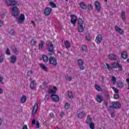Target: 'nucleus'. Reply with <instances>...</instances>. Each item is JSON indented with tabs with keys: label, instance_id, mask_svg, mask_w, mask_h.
Segmentation results:
<instances>
[{
	"label": "nucleus",
	"instance_id": "1",
	"mask_svg": "<svg viewBox=\"0 0 129 129\" xmlns=\"http://www.w3.org/2000/svg\"><path fill=\"white\" fill-rule=\"evenodd\" d=\"M6 3L7 6L12 7L10 8L12 11V16L17 17L20 15V8L17 6H19L18 1L15 0H6Z\"/></svg>",
	"mask_w": 129,
	"mask_h": 129
},
{
	"label": "nucleus",
	"instance_id": "2",
	"mask_svg": "<svg viewBox=\"0 0 129 129\" xmlns=\"http://www.w3.org/2000/svg\"><path fill=\"white\" fill-rule=\"evenodd\" d=\"M106 66H107V69H108V71H112L113 69H116L117 68H118V71L119 72L122 71V66L119 64L118 62H113L110 64L106 63Z\"/></svg>",
	"mask_w": 129,
	"mask_h": 129
},
{
	"label": "nucleus",
	"instance_id": "3",
	"mask_svg": "<svg viewBox=\"0 0 129 129\" xmlns=\"http://www.w3.org/2000/svg\"><path fill=\"white\" fill-rule=\"evenodd\" d=\"M83 24L84 22L82 20V19L79 18L78 19V25L79 26L78 30L80 33H82L84 31V27H83Z\"/></svg>",
	"mask_w": 129,
	"mask_h": 129
},
{
	"label": "nucleus",
	"instance_id": "4",
	"mask_svg": "<svg viewBox=\"0 0 129 129\" xmlns=\"http://www.w3.org/2000/svg\"><path fill=\"white\" fill-rule=\"evenodd\" d=\"M121 107V104L119 102L114 101L111 103V106H109L108 110H110L111 108H115V109H118Z\"/></svg>",
	"mask_w": 129,
	"mask_h": 129
},
{
	"label": "nucleus",
	"instance_id": "5",
	"mask_svg": "<svg viewBox=\"0 0 129 129\" xmlns=\"http://www.w3.org/2000/svg\"><path fill=\"white\" fill-rule=\"evenodd\" d=\"M17 24H23L25 20H26V17L25 16V14H21L19 17L17 18Z\"/></svg>",
	"mask_w": 129,
	"mask_h": 129
},
{
	"label": "nucleus",
	"instance_id": "6",
	"mask_svg": "<svg viewBox=\"0 0 129 129\" xmlns=\"http://www.w3.org/2000/svg\"><path fill=\"white\" fill-rule=\"evenodd\" d=\"M76 22H77V16L75 15H71V23L74 25V26H76Z\"/></svg>",
	"mask_w": 129,
	"mask_h": 129
},
{
	"label": "nucleus",
	"instance_id": "7",
	"mask_svg": "<svg viewBox=\"0 0 129 129\" xmlns=\"http://www.w3.org/2000/svg\"><path fill=\"white\" fill-rule=\"evenodd\" d=\"M94 6L98 13H100V10H101V6L100 3H99V2L98 1H95L94 2Z\"/></svg>",
	"mask_w": 129,
	"mask_h": 129
},
{
	"label": "nucleus",
	"instance_id": "8",
	"mask_svg": "<svg viewBox=\"0 0 129 129\" xmlns=\"http://www.w3.org/2000/svg\"><path fill=\"white\" fill-rule=\"evenodd\" d=\"M108 58L109 60L111 61H116L117 60V55L113 53H110L108 55Z\"/></svg>",
	"mask_w": 129,
	"mask_h": 129
},
{
	"label": "nucleus",
	"instance_id": "9",
	"mask_svg": "<svg viewBox=\"0 0 129 129\" xmlns=\"http://www.w3.org/2000/svg\"><path fill=\"white\" fill-rule=\"evenodd\" d=\"M77 62H78V64L80 67V70H84V69H85V68L84 67V66H83L84 64V61H83V60L81 59H78Z\"/></svg>",
	"mask_w": 129,
	"mask_h": 129
},
{
	"label": "nucleus",
	"instance_id": "10",
	"mask_svg": "<svg viewBox=\"0 0 129 129\" xmlns=\"http://www.w3.org/2000/svg\"><path fill=\"white\" fill-rule=\"evenodd\" d=\"M39 109V105H38L37 103H35L33 107L32 111V115L34 116L36 113H37V111H38V109Z\"/></svg>",
	"mask_w": 129,
	"mask_h": 129
},
{
	"label": "nucleus",
	"instance_id": "11",
	"mask_svg": "<svg viewBox=\"0 0 129 129\" xmlns=\"http://www.w3.org/2000/svg\"><path fill=\"white\" fill-rule=\"evenodd\" d=\"M49 64L53 65V66H57V60L56 58L53 57H50L49 58Z\"/></svg>",
	"mask_w": 129,
	"mask_h": 129
},
{
	"label": "nucleus",
	"instance_id": "12",
	"mask_svg": "<svg viewBox=\"0 0 129 129\" xmlns=\"http://www.w3.org/2000/svg\"><path fill=\"white\" fill-rule=\"evenodd\" d=\"M50 98H51V99H52L53 101L54 102H58V101L60 100V98H59V96L55 94H51L50 95Z\"/></svg>",
	"mask_w": 129,
	"mask_h": 129
},
{
	"label": "nucleus",
	"instance_id": "13",
	"mask_svg": "<svg viewBox=\"0 0 129 129\" xmlns=\"http://www.w3.org/2000/svg\"><path fill=\"white\" fill-rule=\"evenodd\" d=\"M102 41V35L101 34H98L95 39L96 44H100Z\"/></svg>",
	"mask_w": 129,
	"mask_h": 129
},
{
	"label": "nucleus",
	"instance_id": "14",
	"mask_svg": "<svg viewBox=\"0 0 129 129\" xmlns=\"http://www.w3.org/2000/svg\"><path fill=\"white\" fill-rule=\"evenodd\" d=\"M96 100L98 103H101L103 101V97L102 95L98 94L96 97Z\"/></svg>",
	"mask_w": 129,
	"mask_h": 129
},
{
	"label": "nucleus",
	"instance_id": "15",
	"mask_svg": "<svg viewBox=\"0 0 129 129\" xmlns=\"http://www.w3.org/2000/svg\"><path fill=\"white\" fill-rule=\"evenodd\" d=\"M52 12V9L50 7H46L44 9V14L45 16H49Z\"/></svg>",
	"mask_w": 129,
	"mask_h": 129
},
{
	"label": "nucleus",
	"instance_id": "16",
	"mask_svg": "<svg viewBox=\"0 0 129 129\" xmlns=\"http://www.w3.org/2000/svg\"><path fill=\"white\" fill-rule=\"evenodd\" d=\"M47 46L48 49V52H52L54 51V45L52 44V42H49L48 44H47Z\"/></svg>",
	"mask_w": 129,
	"mask_h": 129
},
{
	"label": "nucleus",
	"instance_id": "17",
	"mask_svg": "<svg viewBox=\"0 0 129 129\" xmlns=\"http://www.w3.org/2000/svg\"><path fill=\"white\" fill-rule=\"evenodd\" d=\"M115 30L116 32H117L120 35H123L124 34V31L123 30H121V28H119L117 26H115Z\"/></svg>",
	"mask_w": 129,
	"mask_h": 129
},
{
	"label": "nucleus",
	"instance_id": "18",
	"mask_svg": "<svg viewBox=\"0 0 129 129\" xmlns=\"http://www.w3.org/2000/svg\"><path fill=\"white\" fill-rule=\"evenodd\" d=\"M36 85H37V84L36 83V80L31 81L30 85L31 89L34 90V89H35V87H36Z\"/></svg>",
	"mask_w": 129,
	"mask_h": 129
},
{
	"label": "nucleus",
	"instance_id": "19",
	"mask_svg": "<svg viewBox=\"0 0 129 129\" xmlns=\"http://www.w3.org/2000/svg\"><path fill=\"white\" fill-rule=\"evenodd\" d=\"M56 91H57V87H56V86H54L53 89H48V93L50 94H54L56 93Z\"/></svg>",
	"mask_w": 129,
	"mask_h": 129
},
{
	"label": "nucleus",
	"instance_id": "20",
	"mask_svg": "<svg viewBox=\"0 0 129 129\" xmlns=\"http://www.w3.org/2000/svg\"><path fill=\"white\" fill-rule=\"evenodd\" d=\"M121 58H122V59H127L128 57V55L127 54V53L126 52V51H122L121 53Z\"/></svg>",
	"mask_w": 129,
	"mask_h": 129
},
{
	"label": "nucleus",
	"instance_id": "21",
	"mask_svg": "<svg viewBox=\"0 0 129 129\" xmlns=\"http://www.w3.org/2000/svg\"><path fill=\"white\" fill-rule=\"evenodd\" d=\"M17 61V57L16 56L12 55L10 57V63L12 64H15Z\"/></svg>",
	"mask_w": 129,
	"mask_h": 129
},
{
	"label": "nucleus",
	"instance_id": "22",
	"mask_svg": "<svg viewBox=\"0 0 129 129\" xmlns=\"http://www.w3.org/2000/svg\"><path fill=\"white\" fill-rule=\"evenodd\" d=\"M116 85L118 88H122V87H123L124 86L123 85V83L121 81H118L117 82H116Z\"/></svg>",
	"mask_w": 129,
	"mask_h": 129
},
{
	"label": "nucleus",
	"instance_id": "23",
	"mask_svg": "<svg viewBox=\"0 0 129 129\" xmlns=\"http://www.w3.org/2000/svg\"><path fill=\"white\" fill-rule=\"evenodd\" d=\"M86 122L87 124H89L92 123V118H91L90 115H88L87 119L86 120Z\"/></svg>",
	"mask_w": 129,
	"mask_h": 129
},
{
	"label": "nucleus",
	"instance_id": "24",
	"mask_svg": "<svg viewBox=\"0 0 129 129\" xmlns=\"http://www.w3.org/2000/svg\"><path fill=\"white\" fill-rule=\"evenodd\" d=\"M80 7L82 10H86V9H87V6L83 2H81L80 3Z\"/></svg>",
	"mask_w": 129,
	"mask_h": 129
},
{
	"label": "nucleus",
	"instance_id": "25",
	"mask_svg": "<svg viewBox=\"0 0 129 129\" xmlns=\"http://www.w3.org/2000/svg\"><path fill=\"white\" fill-rule=\"evenodd\" d=\"M85 114H86V113L84 112H81L78 114V118H83L84 117Z\"/></svg>",
	"mask_w": 129,
	"mask_h": 129
},
{
	"label": "nucleus",
	"instance_id": "26",
	"mask_svg": "<svg viewBox=\"0 0 129 129\" xmlns=\"http://www.w3.org/2000/svg\"><path fill=\"white\" fill-rule=\"evenodd\" d=\"M40 67H41V68L42 69V70H43L45 72H48V68H46L45 65L43 63H40Z\"/></svg>",
	"mask_w": 129,
	"mask_h": 129
},
{
	"label": "nucleus",
	"instance_id": "27",
	"mask_svg": "<svg viewBox=\"0 0 129 129\" xmlns=\"http://www.w3.org/2000/svg\"><path fill=\"white\" fill-rule=\"evenodd\" d=\"M20 101L21 103H25L26 101H27V96L26 95H23L20 99Z\"/></svg>",
	"mask_w": 129,
	"mask_h": 129
},
{
	"label": "nucleus",
	"instance_id": "28",
	"mask_svg": "<svg viewBox=\"0 0 129 129\" xmlns=\"http://www.w3.org/2000/svg\"><path fill=\"white\" fill-rule=\"evenodd\" d=\"M122 20L123 22L125 21V12L122 10L121 12Z\"/></svg>",
	"mask_w": 129,
	"mask_h": 129
},
{
	"label": "nucleus",
	"instance_id": "29",
	"mask_svg": "<svg viewBox=\"0 0 129 129\" xmlns=\"http://www.w3.org/2000/svg\"><path fill=\"white\" fill-rule=\"evenodd\" d=\"M42 59L45 63H47V62L49 61V58H48V56H47V55L45 54L42 55Z\"/></svg>",
	"mask_w": 129,
	"mask_h": 129
},
{
	"label": "nucleus",
	"instance_id": "30",
	"mask_svg": "<svg viewBox=\"0 0 129 129\" xmlns=\"http://www.w3.org/2000/svg\"><path fill=\"white\" fill-rule=\"evenodd\" d=\"M81 50H83V52H87V51H88L87 46H86V45H82Z\"/></svg>",
	"mask_w": 129,
	"mask_h": 129
},
{
	"label": "nucleus",
	"instance_id": "31",
	"mask_svg": "<svg viewBox=\"0 0 129 129\" xmlns=\"http://www.w3.org/2000/svg\"><path fill=\"white\" fill-rule=\"evenodd\" d=\"M111 82H112V84L113 85H115L116 84V78H115V77L112 76L111 77Z\"/></svg>",
	"mask_w": 129,
	"mask_h": 129
},
{
	"label": "nucleus",
	"instance_id": "32",
	"mask_svg": "<svg viewBox=\"0 0 129 129\" xmlns=\"http://www.w3.org/2000/svg\"><path fill=\"white\" fill-rule=\"evenodd\" d=\"M68 96L70 99H73V95L72 94V92L71 91H68Z\"/></svg>",
	"mask_w": 129,
	"mask_h": 129
},
{
	"label": "nucleus",
	"instance_id": "33",
	"mask_svg": "<svg viewBox=\"0 0 129 129\" xmlns=\"http://www.w3.org/2000/svg\"><path fill=\"white\" fill-rule=\"evenodd\" d=\"M44 42L43 41H41L40 43L38 45V48L39 50H41L44 48Z\"/></svg>",
	"mask_w": 129,
	"mask_h": 129
},
{
	"label": "nucleus",
	"instance_id": "34",
	"mask_svg": "<svg viewBox=\"0 0 129 129\" xmlns=\"http://www.w3.org/2000/svg\"><path fill=\"white\" fill-rule=\"evenodd\" d=\"M49 5L51 7V8H52V9L57 8V6H56V4L54 3V2H49Z\"/></svg>",
	"mask_w": 129,
	"mask_h": 129
},
{
	"label": "nucleus",
	"instance_id": "35",
	"mask_svg": "<svg viewBox=\"0 0 129 129\" xmlns=\"http://www.w3.org/2000/svg\"><path fill=\"white\" fill-rule=\"evenodd\" d=\"M64 45L66 46V48L67 49H69V48H70V42H69V41H68V40H66L65 43H64Z\"/></svg>",
	"mask_w": 129,
	"mask_h": 129
},
{
	"label": "nucleus",
	"instance_id": "36",
	"mask_svg": "<svg viewBox=\"0 0 129 129\" xmlns=\"http://www.w3.org/2000/svg\"><path fill=\"white\" fill-rule=\"evenodd\" d=\"M64 108L66 110H68L70 108V104L68 102L66 103L64 105Z\"/></svg>",
	"mask_w": 129,
	"mask_h": 129
},
{
	"label": "nucleus",
	"instance_id": "37",
	"mask_svg": "<svg viewBox=\"0 0 129 129\" xmlns=\"http://www.w3.org/2000/svg\"><path fill=\"white\" fill-rule=\"evenodd\" d=\"M95 88L98 91H102V89L101 87H100V86H98V85H95Z\"/></svg>",
	"mask_w": 129,
	"mask_h": 129
},
{
	"label": "nucleus",
	"instance_id": "38",
	"mask_svg": "<svg viewBox=\"0 0 129 129\" xmlns=\"http://www.w3.org/2000/svg\"><path fill=\"white\" fill-rule=\"evenodd\" d=\"M36 43H37V41L36 39H32L30 42L31 46H35V45H36Z\"/></svg>",
	"mask_w": 129,
	"mask_h": 129
},
{
	"label": "nucleus",
	"instance_id": "39",
	"mask_svg": "<svg viewBox=\"0 0 129 129\" xmlns=\"http://www.w3.org/2000/svg\"><path fill=\"white\" fill-rule=\"evenodd\" d=\"M89 124L90 128L91 129H94L95 127V124H94V122H92V123H90Z\"/></svg>",
	"mask_w": 129,
	"mask_h": 129
},
{
	"label": "nucleus",
	"instance_id": "40",
	"mask_svg": "<svg viewBox=\"0 0 129 129\" xmlns=\"http://www.w3.org/2000/svg\"><path fill=\"white\" fill-rule=\"evenodd\" d=\"M33 72L32 70H29L28 71L27 73V76H28V77H30V76L32 75V74H33Z\"/></svg>",
	"mask_w": 129,
	"mask_h": 129
},
{
	"label": "nucleus",
	"instance_id": "41",
	"mask_svg": "<svg viewBox=\"0 0 129 129\" xmlns=\"http://www.w3.org/2000/svg\"><path fill=\"white\" fill-rule=\"evenodd\" d=\"M88 11H92V10H93V6H92V5L89 4L88 5Z\"/></svg>",
	"mask_w": 129,
	"mask_h": 129
},
{
	"label": "nucleus",
	"instance_id": "42",
	"mask_svg": "<svg viewBox=\"0 0 129 129\" xmlns=\"http://www.w3.org/2000/svg\"><path fill=\"white\" fill-rule=\"evenodd\" d=\"M10 34L11 36H15V35H16V32H15V30H14V29H11L10 31Z\"/></svg>",
	"mask_w": 129,
	"mask_h": 129
},
{
	"label": "nucleus",
	"instance_id": "43",
	"mask_svg": "<svg viewBox=\"0 0 129 129\" xmlns=\"http://www.w3.org/2000/svg\"><path fill=\"white\" fill-rule=\"evenodd\" d=\"M49 98H50V95L49 94H45L44 100L48 101L49 100Z\"/></svg>",
	"mask_w": 129,
	"mask_h": 129
},
{
	"label": "nucleus",
	"instance_id": "44",
	"mask_svg": "<svg viewBox=\"0 0 129 129\" xmlns=\"http://www.w3.org/2000/svg\"><path fill=\"white\" fill-rule=\"evenodd\" d=\"M113 97L114 99H118L119 98V94L118 93L115 94L113 95Z\"/></svg>",
	"mask_w": 129,
	"mask_h": 129
},
{
	"label": "nucleus",
	"instance_id": "45",
	"mask_svg": "<svg viewBox=\"0 0 129 129\" xmlns=\"http://www.w3.org/2000/svg\"><path fill=\"white\" fill-rule=\"evenodd\" d=\"M13 52L16 55H18V49L16 48H14L12 49Z\"/></svg>",
	"mask_w": 129,
	"mask_h": 129
},
{
	"label": "nucleus",
	"instance_id": "46",
	"mask_svg": "<svg viewBox=\"0 0 129 129\" xmlns=\"http://www.w3.org/2000/svg\"><path fill=\"white\" fill-rule=\"evenodd\" d=\"M86 40L87 41H90V40H91V38L90 37V35H89V34H87L86 36Z\"/></svg>",
	"mask_w": 129,
	"mask_h": 129
},
{
	"label": "nucleus",
	"instance_id": "47",
	"mask_svg": "<svg viewBox=\"0 0 129 129\" xmlns=\"http://www.w3.org/2000/svg\"><path fill=\"white\" fill-rule=\"evenodd\" d=\"M112 89H113L114 92H115V93H118V89H117V88H116L114 87H112Z\"/></svg>",
	"mask_w": 129,
	"mask_h": 129
},
{
	"label": "nucleus",
	"instance_id": "48",
	"mask_svg": "<svg viewBox=\"0 0 129 129\" xmlns=\"http://www.w3.org/2000/svg\"><path fill=\"white\" fill-rule=\"evenodd\" d=\"M4 61V55H0V63H3Z\"/></svg>",
	"mask_w": 129,
	"mask_h": 129
},
{
	"label": "nucleus",
	"instance_id": "49",
	"mask_svg": "<svg viewBox=\"0 0 129 129\" xmlns=\"http://www.w3.org/2000/svg\"><path fill=\"white\" fill-rule=\"evenodd\" d=\"M6 53L7 55H11V51L9 48L7 49Z\"/></svg>",
	"mask_w": 129,
	"mask_h": 129
},
{
	"label": "nucleus",
	"instance_id": "50",
	"mask_svg": "<svg viewBox=\"0 0 129 129\" xmlns=\"http://www.w3.org/2000/svg\"><path fill=\"white\" fill-rule=\"evenodd\" d=\"M66 79L68 81H71V80H72V78L70 77H66Z\"/></svg>",
	"mask_w": 129,
	"mask_h": 129
},
{
	"label": "nucleus",
	"instance_id": "51",
	"mask_svg": "<svg viewBox=\"0 0 129 129\" xmlns=\"http://www.w3.org/2000/svg\"><path fill=\"white\" fill-rule=\"evenodd\" d=\"M36 127H37V128H40V122H39V121H37L36 122Z\"/></svg>",
	"mask_w": 129,
	"mask_h": 129
},
{
	"label": "nucleus",
	"instance_id": "52",
	"mask_svg": "<svg viewBox=\"0 0 129 129\" xmlns=\"http://www.w3.org/2000/svg\"><path fill=\"white\" fill-rule=\"evenodd\" d=\"M111 117L112 118H114V117H115V114H114V112H112L111 113Z\"/></svg>",
	"mask_w": 129,
	"mask_h": 129
},
{
	"label": "nucleus",
	"instance_id": "53",
	"mask_svg": "<svg viewBox=\"0 0 129 129\" xmlns=\"http://www.w3.org/2000/svg\"><path fill=\"white\" fill-rule=\"evenodd\" d=\"M54 53V50H53L52 51H49L48 55H49V56H52V55H53V54Z\"/></svg>",
	"mask_w": 129,
	"mask_h": 129
},
{
	"label": "nucleus",
	"instance_id": "54",
	"mask_svg": "<svg viewBox=\"0 0 129 129\" xmlns=\"http://www.w3.org/2000/svg\"><path fill=\"white\" fill-rule=\"evenodd\" d=\"M43 85H44V86L45 87H48V83H47L46 82L43 83Z\"/></svg>",
	"mask_w": 129,
	"mask_h": 129
},
{
	"label": "nucleus",
	"instance_id": "55",
	"mask_svg": "<svg viewBox=\"0 0 129 129\" xmlns=\"http://www.w3.org/2000/svg\"><path fill=\"white\" fill-rule=\"evenodd\" d=\"M32 124H36V119H33L31 122Z\"/></svg>",
	"mask_w": 129,
	"mask_h": 129
},
{
	"label": "nucleus",
	"instance_id": "56",
	"mask_svg": "<svg viewBox=\"0 0 129 129\" xmlns=\"http://www.w3.org/2000/svg\"><path fill=\"white\" fill-rule=\"evenodd\" d=\"M50 117H54V113L53 112H51L49 114Z\"/></svg>",
	"mask_w": 129,
	"mask_h": 129
},
{
	"label": "nucleus",
	"instance_id": "57",
	"mask_svg": "<svg viewBox=\"0 0 129 129\" xmlns=\"http://www.w3.org/2000/svg\"><path fill=\"white\" fill-rule=\"evenodd\" d=\"M22 129H28V126H27V125H24L23 126Z\"/></svg>",
	"mask_w": 129,
	"mask_h": 129
},
{
	"label": "nucleus",
	"instance_id": "58",
	"mask_svg": "<svg viewBox=\"0 0 129 129\" xmlns=\"http://www.w3.org/2000/svg\"><path fill=\"white\" fill-rule=\"evenodd\" d=\"M4 93V90L3 89L0 88V94H3Z\"/></svg>",
	"mask_w": 129,
	"mask_h": 129
},
{
	"label": "nucleus",
	"instance_id": "59",
	"mask_svg": "<svg viewBox=\"0 0 129 129\" xmlns=\"http://www.w3.org/2000/svg\"><path fill=\"white\" fill-rule=\"evenodd\" d=\"M64 115H65V113H64L63 112H61V113L60 114V116H61V117H63V116H64Z\"/></svg>",
	"mask_w": 129,
	"mask_h": 129
},
{
	"label": "nucleus",
	"instance_id": "60",
	"mask_svg": "<svg viewBox=\"0 0 129 129\" xmlns=\"http://www.w3.org/2000/svg\"><path fill=\"white\" fill-rule=\"evenodd\" d=\"M104 104L106 106H107V105L108 104V102H107V101H105L104 102Z\"/></svg>",
	"mask_w": 129,
	"mask_h": 129
},
{
	"label": "nucleus",
	"instance_id": "61",
	"mask_svg": "<svg viewBox=\"0 0 129 129\" xmlns=\"http://www.w3.org/2000/svg\"><path fill=\"white\" fill-rule=\"evenodd\" d=\"M5 17H6V15H5V14H3L2 15H1V18L2 19H4Z\"/></svg>",
	"mask_w": 129,
	"mask_h": 129
},
{
	"label": "nucleus",
	"instance_id": "62",
	"mask_svg": "<svg viewBox=\"0 0 129 129\" xmlns=\"http://www.w3.org/2000/svg\"><path fill=\"white\" fill-rule=\"evenodd\" d=\"M3 26V22H2V21L0 20V27H2Z\"/></svg>",
	"mask_w": 129,
	"mask_h": 129
},
{
	"label": "nucleus",
	"instance_id": "63",
	"mask_svg": "<svg viewBox=\"0 0 129 129\" xmlns=\"http://www.w3.org/2000/svg\"><path fill=\"white\" fill-rule=\"evenodd\" d=\"M31 23H32V24H33V25H34V26H36V24L35 23V22L34 21H31Z\"/></svg>",
	"mask_w": 129,
	"mask_h": 129
},
{
	"label": "nucleus",
	"instance_id": "64",
	"mask_svg": "<svg viewBox=\"0 0 129 129\" xmlns=\"http://www.w3.org/2000/svg\"><path fill=\"white\" fill-rule=\"evenodd\" d=\"M126 81L127 83H129V78L126 79Z\"/></svg>",
	"mask_w": 129,
	"mask_h": 129
}]
</instances>
